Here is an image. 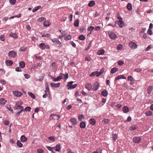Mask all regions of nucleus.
<instances>
[{
	"label": "nucleus",
	"mask_w": 153,
	"mask_h": 153,
	"mask_svg": "<svg viewBox=\"0 0 153 153\" xmlns=\"http://www.w3.org/2000/svg\"><path fill=\"white\" fill-rule=\"evenodd\" d=\"M74 82L70 81L68 83L67 85V86L68 87V90L74 89L77 86V84H74L72 85V84Z\"/></svg>",
	"instance_id": "nucleus-1"
},
{
	"label": "nucleus",
	"mask_w": 153,
	"mask_h": 153,
	"mask_svg": "<svg viewBox=\"0 0 153 153\" xmlns=\"http://www.w3.org/2000/svg\"><path fill=\"white\" fill-rule=\"evenodd\" d=\"M51 40L53 43H55L57 45H59V46L61 47L62 46V45L61 42L56 38H54L53 39H51Z\"/></svg>",
	"instance_id": "nucleus-2"
},
{
	"label": "nucleus",
	"mask_w": 153,
	"mask_h": 153,
	"mask_svg": "<svg viewBox=\"0 0 153 153\" xmlns=\"http://www.w3.org/2000/svg\"><path fill=\"white\" fill-rule=\"evenodd\" d=\"M142 140L141 138L139 137H134L133 139V141L135 143H139Z\"/></svg>",
	"instance_id": "nucleus-3"
},
{
	"label": "nucleus",
	"mask_w": 153,
	"mask_h": 153,
	"mask_svg": "<svg viewBox=\"0 0 153 153\" xmlns=\"http://www.w3.org/2000/svg\"><path fill=\"white\" fill-rule=\"evenodd\" d=\"M129 47L132 49L136 48L137 47V45L135 43L131 42L129 43Z\"/></svg>",
	"instance_id": "nucleus-4"
},
{
	"label": "nucleus",
	"mask_w": 153,
	"mask_h": 153,
	"mask_svg": "<svg viewBox=\"0 0 153 153\" xmlns=\"http://www.w3.org/2000/svg\"><path fill=\"white\" fill-rule=\"evenodd\" d=\"M99 86V83L97 82H95L92 86V89L94 91H97Z\"/></svg>",
	"instance_id": "nucleus-5"
},
{
	"label": "nucleus",
	"mask_w": 153,
	"mask_h": 153,
	"mask_svg": "<svg viewBox=\"0 0 153 153\" xmlns=\"http://www.w3.org/2000/svg\"><path fill=\"white\" fill-rule=\"evenodd\" d=\"M17 53L13 51H11L8 53V56L12 58H14L16 56Z\"/></svg>",
	"instance_id": "nucleus-6"
},
{
	"label": "nucleus",
	"mask_w": 153,
	"mask_h": 153,
	"mask_svg": "<svg viewBox=\"0 0 153 153\" xmlns=\"http://www.w3.org/2000/svg\"><path fill=\"white\" fill-rule=\"evenodd\" d=\"M62 73H60V75L57 76V78H54L53 77H52V78L53 81L54 82L59 81L62 78L63 76L62 75Z\"/></svg>",
	"instance_id": "nucleus-7"
},
{
	"label": "nucleus",
	"mask_w": 153,
	"mask_h": 153,
	"mask_svg": "<svg viewBox=\"0 0 153 153\" xmlns=\"http://www.w3.org/2000/svg\"><path fill=\"white\" fill-rule=\"evenodd\" d=\"M14 109H21V110H24V108L22 106L19 105V103L16 102L15 104V106L14 107Z\"/></svg>",
	"instance_id": "nucleus-8"
},
{
	"label": "nucleus",
	"mask_w": 153,
	"mask_h": 153,
	"mask_svg": "<svg viewBox=\"0 0 153 153\" xmlns=\"http://www.w3.org/2000/svg\"><path fill=\"white\" fill-rule=\"evenodd\" d=\"M108 33L109 37L112 39H115V33L112 31H109Z\"/></svg>",
	"instance_id": "nucleus-9"
},
{
	"label": "nucleus",
	"mask_w": 153,
	"mask_h": 153,
	"mask_svg": "<svg viewBox=\"0 0 153 153\" xmlns=\"http://www.w3.org/2000/svg\"><path fill=\"white\" fill-rule=\"evenodd\" d=\"M53 116L52 119L54 120H59L60 117V116L59 115L56 114H52L50 115V117Z\"/></svg>",
	"instance_id": "nucleus-10"
},
{
	"label": "nucleus",
	"mask_w": 153,
	"mask_h": 153,
	"mask_svg": "<svg viewBox=\"0 0 153 153\" xmlns=\"http://www.w3.org/2000/svg\"><path fill=\"white\" fill-rule=\"evenodd\" d=\"M13 94L15 96L17 97H20L22 95V93L16 91H13Z\"/></svg>",
	"instance_id": "nucleus-11"
},
{
	"label": "nucleus",
	"mask_w": 153,
	"mask_h": 153,
	"mask_svg": "<svg viewBox=\"0 0 153 153\" xmlns=\"http://www.w3.org/2000/svg\"><path fill=\"white\" fill-rule=\"evenodd\" d=\"M70 121L73 125H76L77 124L78 121L76 119L74 118H71L70 119Z\"/></svg>",
	"instance_id": "nucleus-12"
},
{
	"label": "nucleus",
	"mask_w": 153,
	"mask_h": 153,
	"mask_svg": "<svg viewBox=\"0 0 153 153\" xmlns=\"http://www.w3.org/2000/svg\"><path fill=\"white\" fill-rule=\"evenodd\" d=\"M60 85V83H55L53 82H51L50 84V85L53 88H58L59 87Z\"/></svg>",
	"instance_id": "nucleus-13"
},
{
	"label": "nucleus",
	"mask_w": 153,
	"mask_h": 153,
	"mask_svg": "<svg viewBox=\"0 0 153 153\" xmlns=\"http://www.w3.org/2000/svg\"><path fill=\"white\" fill-rule=\"evenodd\" d=\"M85 88L90 91L92 89V85L91 84L89 83H87L85 86Z\"/></svg>",
	"instance_id": "nucleus-14"
},
{
	"label": "nucleus",
	"mask_w": 153,
	"mask_h": 153,
	"mask_svg": "<svg viewBox=\"0 0 153 153\" xmlns=\"http://www.w3.org/2000/svg\"><path fill=\"white\" fill-rule=\"evenodd\" d=\"M54 149L56 151L59 152L61 149V146L59 144H57L55 146Z\"/></svg>",
	"instance_id": "nucleus-15"
},
{
	"label": "nucleus",
	"mask_w": 153,
	"mask_h": 153,
	"mask_svg": "<svg viewBox=\"0 0 153 153\" xmlns=\"http://www.w3.org/2000/svg\"><path fill=\"white\" fill-rule=\"evenodd\" d=\"M7 100L4 98L0 99V105H4L6 102Z\"/></svg>",
	"instance_id": "nucleus-16"
},
{
	"label": "nucleus",
	"mask_w": 153,
	"mask_h": 153,
	"mask_svg": "<svg viewBox=\"0 0 153 153\" xmlns=\"http://www.w3.org/2000/svg\"><path fill=\"white\" fill-rule=\"evenodd\" d=\"M123 110L124 113H127L129 111V109L127 106H125L123 108Z\"/></svg>",
	"instance_id": "nucleus-17"
},
{
	"label": "nucleus",
	"mask_w": 153,
	"mask_h": 153,
	"mask_svg": "<svg viewBox=\"0 0 153 153\" xmlns=\"http://www.w3.org/2000/svg\"><path fill=\"white\" fill-rule=\"evenodd\" d=\"M118 25L120 27H122L124 25V23L123 21V20L122 21H118Z\"/></svg>",
	"instance_id": "nucleus-18"
},
{
	"label": "nucleus",
	"mask_w": 153,
	"mask_h": 153,
	"mask_svg": "<svg viewBox=\"0 0 153 153\" xmlns=\"http://www.w3.org/2000/svg\"><path fill=\"white\" fill-rule=\"evenodd\" d=\"M90 124L92 125H94L96 123V120L94 119H90L89 121Z\"/></svg>",
	"instance_id": "nucleus-19"
},
{
	"label": "nucleus",
	"mask_w": 153,
	"mask_h": 153,
	"mask_svg": "<svg viewBox=\"0 0 153 153\" xmlns=\"http://www.w3.org/2000/svg\"><path fill=\"white\" fill-rule=\"evenodd\" d=\"M51 23L48 20H45L43 23V25L44 27H47L49 26L50 25Z\"/></svg>",
	"instance_id": "nucleus-20"
},
{
	"label": "nucleus",
	"mask_w": 153,
	"mask_h": 153,
	"mask_svg": "<svg viewBox=\"0 0 153 153\" xmlns=\"http://www.w3.org/2000/svg\"><path fill=\"white\" fill-rule=\"evenodd\" d=\"M21 140L22 142H25L27 141V139L24 135H22L21 137Z\"/></svg>",
	"instance_id": "nucleus-21"
},
{
	"label": "nucleus",
	"mask_w": 153,
	"mask_h": 153,
	"mask_svg": "<svg viewBox=\"0 0 153 153\" xmlns=\"http://www.w3.org/2000/svg\"><path fill=\"white\" fill-rule=\"evenodd\" d=\"M5 63L6 65L8 66H11L13 64V62L10 60H6Z\"/></svg>",
	"instance_id": "nucleus-22"
},
{
	"label": "nucleus",
	"mask_w": 153,
	"mask_h": 153,
	"mask_svg": "<svg viewBox=\"0 0 153 153\" xmlns=\"http://www.w3.org/2000/svg\"><path fill=\"white\" fill-rule=\"evenodd\" d=\"M65 40L68 41L71 39L72 38V36L70 35H67L66 36H65Z\"/></svg>",
	"instance_id": "nucleus-23"
},
{
	"label": "nucleus",
	"mask_w": 153,
	"mask_h": 153,
	"mask_svg": "<svg viewBox=\"0 0 153 153\" xmlns=\"http://www.w3.org/2000/svg\"><path fill=\"white\" fill-rule=\"evenodd\" d=\"M79 126L81 128H84L86 126V124L85 122L82 121L80 123Z\"/></svg>",
	"instance_id": "nucleus-24"
},
{
	"label": "nucleus",
	"mask_w": 153,
	"mask_h": 153,
	"mask_svg": "<svg viewBox=\"0 0 153 153\" xmlns=\"http://www.w3.org/2000/svg\"><path fill=\"white\" fill-rule=\"evenodd\" d=\"M105 52V51L103 49H100L99 50L97 51V54L98 55H101L103 54Z\"/></svg>",
	"instance_id": "nucleus-25"
},
{
	"label": "nucleus",
	"mask_w": 153,
	"mask_h": 153,
	"mask_svg": "<svg viewBox=\"0 0 153 153\" xmlns=\"http://www.w3.org/2000/svg\"><path fill=\"white\" fill-rule=\"evenodd\" d=\"M46 90L45 91V93L47 92L49 93L50 91V90L48 87V82H47L45 84Z\"/></svg>",
	"instance_id": "nucleus-26"
},
{
	"label": "nucleus",
	"mask_w": 153,
	"mask_h": 153,
	"mask_svg": "<svg viewBox=\"0 0 153 153\" xmlns=\"http://www.w3.org/2000/svg\"><path fill=\"white\" fill-rule=\"evenodd\" d=\"M39 47L42 50L44 49L46 47V45L44 43H41L39 45Z\"/></svg>",
	"instance_id": "nucleus-27"
},
{
	"label": "nucleus",
	"mask_w": 153,
	"mask_h": 153,
	"mask_svg": "<svg viewBox=\"0 0 153 153\" xmlns=\"http://www.w3.org/2000/svg\"><path fill=\"white\" fill-rule=\"evenodd\" d=\"M152 90V86H149L148 87L147 90V93L149 94H150L151 93Z\"/></svg>",
	"instance_id": "nucleus-28"
},
{
	"label": "nucleus",
	"mask_w": 153,
	"mask_h": 153,
	"mask_svg": "<svg viewBox=\"0 0 153 153\" xmlns=\"http://www.w3.org/2000/svg\"><path fill=\"white\" fill-rule=\"evenodd\" d=\"M126 79V78L125 76H124L123 75H120V76H117L116 78L115 79V80L116 79L117 80H118L120 79Z\"/></svg>",
	"instance_id": "nucleus-29"
},
{
	"label": "nucleus",
	"mask_w": 153,
	"mask_h": 153,
	"mask_svg": "<svg viewBox=\"0 0 153 153\" xmlns=\"http://www.w3.org/2000/svg\"><path fill=\"white\" fill-rule=\"evenodd\" d=\"M127 8L129 11L131 10L132 9V6L131 3H129L127 6Z\"/></svg>",
	"instance_id": "nucleus-30"
},
{
	"label": "nucleus",
	"mask_w": 153,
	"mask_h": 153,
	"mask_svg": "<svg viewBox=\"0 0 153 153\" xmlns=\"http://www.w3.org/2000/svg\"><path fill=\"white\" fill-rule=\"evenodd\" d=\"M101 94L103 96L105 97L108 94V92L106 90H104L102 91Z\"/></svg>",
	"instance_id": "nucleus-31"
},
{
	"label": "nucleus",
	"mask_w": 153,
	"mask_h": 153,
	"mask_svg": "<svg viewBox=\"0 0 153 153\" xmlns=\"http://www.w3.org/2000/svg\"><path fill=\"white\" fill-rule=\"evenodd\" d=\"M20 67L21 68H24L25 65V63L23 61H21L19 64Z\"/></svg>",
	"instance_id": "nucleus-32"
},
{
	"label": "nucleus",
	"mask_w": 153,
	"mask_h": 153,
	"mask_svg": "<svg viewBox=\"0 0 153 153\" xmlns=\"http://www.w3.org/2000/svg\"><path fill=\"white\" fill-rule=\"evenodd\" d=\"M95 4L94 1H90L88 4V6L90 7L93 6Z\"/></svg>",
	"instance_id": "nucleus-33"
},
{
	"label": "nucleus",
	"mask_w": 153,
	"mask_h": 153,
	"mask_svg": "<svg viewBox=\"0 0 153 153\" xmlns=\"http://www.w3.org/2000/svg\"><path fill=\"white\" fill-rule=\"evenodd\" d=\"M145 114H146V116H151L152 114V112L150 111H146Z\"/></svg>",
	"instance_id": "nucleus-34"
},
{
	"label": "nucleus",
	"mask_w": 153,
	"mask_h": 153,
	"mask_svg": "<svg viewBox=\"0 0 153 153\" xmlns=\"http://www.w3.org/2000/svg\"><path fill=\"white\" fill-rule=\"evenodd\" d=\"M78 118L79 121H81L84 118V117L82 114H79L78 117Z\"/></svg>",
	"instance_id": "nucleus-35"
},
{
	"label": "nucleus",
	"mask_w": 153,
	"mask_h": 153,
	"mask_svg": "<svg viewBox=\"0 0 153 153\" xmlns=\"http://www.w3.org/2000/svg\"><path fill=\"white\" fill-rule=\"evenodd\" d=\"M74 25L75 27H78L79 25V21L78 19H76L74 22Z\"/></svg>",
	"instance_id": "nucleus-36"
},
{
	"label": "nucleus",
	"mask_w": 153,
	"mask_h": 153,
	"mask_svg": "<svg viewBox=\"0 0 153 153\" xmlns=\"http://www.w3.org/2000/svg\"><path fill=\"white\" fill-rule=\"evenodd\" d=\"M123 47V46L121 44H119L117 46V49L118 51L121 50Z\"/></svg>",
	"instance_id": "nucleus-37"
},
{
	"label": "nucleus",
	"mask_w": 153,
	"mask_h": 153,
	"mask_svg": "<svg viewBox=\"0 0 153 153\" xmlns=\"http://www.w3.org/2000/svg\"><path fill=\"white\" fill-rule=\"evenodd\" d=\"M79 39L81 40H84L85 39V36L83 35H81L79 36Z\"/></svg>",
	"instance_id": "nucleus-38"
},
{
	"label": "nucleus",
	"mask_w": 153,
	"mask_h": 153,
	"mask_svg": "<svg viewBox=\"0 0 153 153\" xmlns=\"http://www.w3.org/2000/svg\"><path fill=\"white\" fill-rule=\"evenodd\" d=\"M16 144L17 146L20 148H21L22 146V144L19 140L17 141Z\"/></svg>",
	"instance_id": "nucleus-39"
},
{
	"label": "nucleus",
	"mask_w": 153,
	"mask_h": 153,
	"mask_svg": "<svg viewBox=\"0 0 153 153\" xmlns=\"http://www.w3.org/2000/svg\"><path fill=\"white\" fill-rule=\"evenodd\" d=\"M10 36L14 38H16L18 37L16 34L13 33H11L10 35Z\"/></svg>",
	"instance_id": "nucleus-40"
},
{
	"label": "nucleus",
	"mask_w": 153,
	"mask_h": 153,
	"mask_svg": "<svg viewBox=\"0 0 153 153\" xmlns=\"http://www.w3.org/2000/svg\"><path fill=\"white\" fill-rule=\"evenodd\" d=\"M137 127L136 126L133 125L131 126L130 128V130L131 131H133L137 129Z\"/></svg>",
	"instance_id": "nucleus-41"
},
{
	"label": "nucleus",
	"mask_w": 153,
	"mask_h": 153,
	"mask_svg": "<svg viewBox=\"0 0 153 153\" xmlns=\"http://www.w3.org/2000/svg\"><path fill=\"white\" fill-rule=\"evenodd\" d=\"M57 65H56L55 63V62H53L52 64L51 67H52V68L53 70H55L56 69V68L57 67Z\"/></svg>",
	"instance_id": "nucleus-42"
},
{
	"label": "nucleus",
	"mask_w": 153,
	"mask_h": 153,
	"mask_svg": "<svg viewBox=\"0 0 153 153\" xmlns=\"http://www.w3.org/2000/svg\"><path fill=\"white\" fill-rule=\"evenodd\" d=\"M48 139L52 142H54L55 141V138L54 136H50L48 138Z\"/></svg>",
	"instance_id": "nucleus-43"
},
{
	"label": "nucleus",
	"mask_w": 153,
	"mask_h": 153,
	"mask_svg": "<svg viewBox=\"0 0 153 153\" xmlns=\"http://www.w3.org/2000/svg\"><path fill=\"white\" fill-rule=\"evenodd\" d=\"M92 44V42L91 41H90L89 43L88 47L85 49V51H88L89 49V48L91 46Z\"/></svg>",
	"instance_id": "nucleus-44"
},
{
	"label": "nucleus",
	"mask_w": 153,
	"mask_h": 153,
	"mask_svg": "<svg viewBox=\"0 0 153 153\" xmlns=\"http://www.w3.org/2000/svg\"><path fill=\"white\" fill-rule=\"evenodd\" d=\"M92 153H102V150L101 149H98L97 151L93 152Z\"/></svg>",
	"instance_id": "nucleus-45"
},
{
	"label": "nucleus",
	"mask_w": 153,
	"mask_h": 153,
	"mask_svg": "<svg viewBox=\"0 0 153 153\" xmlns=\"http://www.w3.org/2000/svg\"><path fill=\"white\" fill-rule=\"evenodd\" d=\"M31 109V108L29 107H26L24 109L23 111H30Z\"/></svg>",
	"instance_id": "nucleus-46"
},
{
	"label": "nucleus",
	"mask_w": 153,
	"mask_h": 153,
	"mask_svg": "<svg viewBox=\"0 0 153 153\" xmlns=\"http://www.w3.org/2000/svg\"><path fill=\"white\" fill-rule=\"evenodd\" d=\"M46 147L48 150L51 152H53V150L54 149V148L53 147L46 146Z\"/></svg>",
	"instance_id": "nucleus-47"
},
{
	"label": "nucleus",
	"mask_w": 153,
	"mask_h": 153,
	"mask_svg": "<svg viewBox=\"0 0 153 153\" xmlns=\"http://www.w3.org/2000/svg\"><path fill=\"white\" fill-rule=\"evenodd\" d=\"M28 94L31 97L34 99L35 98V96L32 92H28Z\"/></svg>",
	"instance_id": "nucleus-48"
},
{
	"label": "nucleus",
	"mask_w": 153,
	"mask_h": 153,
	"mask_svg": "<svg viewBox=\"0 0 153 153\" xmlns=\"http://www.w3.org/2000/svg\"><path fill=\"white\" fill-rule=\"evenodd\" d=\"M27 48L26 47H21V48L20 49V51H25L27 50Z\"/></svg>",
	"instance_id": "nucleus-49"
},
{
	"label": "nucleus",
	"mask_w": 153,
	"mask_h": 153,
	"mask_svg": "<svg viewBox=\"0 0 153 153\" xmlns=\"http://www.w3.org/2000/svg\"><path fill=\"white\" fill-rule=\"evenodd\" d=\"M41 7L40 6H38L36 7H35V8L33 10V12H36L37 10H39Z\"/></svg>",
	"instance_id": "nucleus-50"
},
{
	"label": "nucleus",
	"mask_w": 153,
	"mask_h": 153,
	"mask_svg": "<svg viewBox=\"0 0 153 153\" xmlns=\"http://www.w3.org/2000/svg\"><path fill=\"white\" fill-rule=\"evenodd\" d=\"M94 27L93 26H90L88 27V31H92L94 30Z\"/></svg>",
	"instance_id": "nucleus-51"
},
{
	"label": "nucleus",
	"mask_w": 153,
	"mask_h": 153,
	"mask_svg": "<svg viewBox=\"0 0 153 153\" xmlns=\"http://www.w3.org/2000/svg\"><path fill=\"white\" fill-rule=\"evenodd\" d=\"M45 19V18L44 17H41L38 19L37 21L39 22H41Z\"/></svg>",
	"instance_id": "nucleus-52"
},
{
	"label": "nucleus",
	"mask_w": 153,
	"mask_h": 153,
	"mask_svg": "<svg viewBox=\"0 0 153 153\" xmlns=\"http://www.w3.org/2000/svg\"><path fill=\"white\" fill-rule=\"evenodd\" d=\"M117 18L118 19V21H122L123 20L122 18L120 16V15H119V13H118L117 14Z\"/></svg>",
	"instance_id": "nucleus-53"
},
{
	"label": "nucleus",
	"mask_w": 153,
	"mask_h": 153,
	"mask_svg": "<svg viewBox=\"0 0 153 153\" xmlns=\"http://www.w3.org/2000/svg\"><path fill=\"white\" fill-rule=\"evenodd\" d=\"M91 59V58L89 56H86L85 58V60L86 61H90Z\"/></svg>",
	"instance_id": "nucleus-54"
},
{
	"label": "nucleus",
	"mask_w": 153,
	"mask_h": 153,
	"mask_svg": "<svg viewBox=\"0 0 153 153\" xmlns=\"http://www.w3.org/2000/svg\"><path fill=\"white\" fill-rule=\"evenodd\" d=\"M142 71V69L140 68H137L135 69L134 71L137 72H139Z\"/></svg>",
	"instance_id": "nucleus-55"
},
{
	"label": "nucleus",
	"mask_w": 153,
	"mask_h": 153,
	"mask_svg": "<svg viewBox=\"0 0 153 153\" xmlns=\"http://www.w3.org/2000/svg\"><path fill=\"white\" fill-rule=\"evenodd\" d=\"M62 75H64V78H65V79L66 80L68 78V74L67 73H66V74H62Z\"/></svg>",
	"instance_id": "nucleus-56"
},
{
	"label": "nucleus",
	"mask_w": 153,
	"mask_h": 153,
	"mask_svg": "<svg viewBox=\"0 0 153 153\" xmlns=\"http://www.w3.org/2000/svg\"><path fill=\"white\" fill-rule=\"evenodd\" d=\"M23 110H21L20 111H19L18 112H17L15 115V117H18V116H19L20 114L23 111Z\"/></svg>",
	"instance_id": "nucleus-57"
},
{
	"label": "nucleus",
	"mask_w": 153,
	"mask_h": 153,
	"mask_svg": "<svg viewBox=\"0 0 153 153\" xmlns=\"http://www.w3.org/2000/svg\"><path fill=\"white\" fill-rule=\"evenodd\" d=\"M96 72H93L90 74V76L91 77L94 76L96 75Z\"/></svg>",
	"instance_id": "nucleus-58"
},
{
	"label": "nucleus",
	"mask_w": 153,
	"mask_h": 153,
	"mask_svg": "<svg viewBox=\"0 0 153 153\" xmlns=\"http://www.w3.org/2000/svg\"><path fill=\"white\" fill-rule=\"evenodd\" d=\"M37 152L38 153H43L44 151L42 149H37Z\"/></svg>",
	"instance_id": "nucleus-59"
},
{
	"label": "nucleus",
	"mask_w": 153,
	"mask_h": 153,
	"mask_svg": "<svg viewBox=\"0 0 153 153\" xmlns=\"http://www.w3.org/2000/svg\"><path fill=\"white\" fill-rule=\"evenodd\" d=\"M4 123L5 125H8L9 124V121L7 120H5L4 121Z\"/></svg>",
	"instance_id": "nucleus-60"
},
{
	"label": "nucleus",
	"mask_w": 153,
	"mask_h": 153,
	"mask_svg": "<svg viewBox=\"0 0 153 153\" xmlns=\"http://www.w3.org/2000/svg\"><path fill=\"white\" fill-rule=\"evenodd\" d=\"M0 39L1 41L4 42L5 41L4 36L3 35H1L0 37Z\"/></svg>",
	"instance_id": "nucleus-61"
},
{
	"label": "nucleus",
	"mask_w": 153,
	"mask_h": 153,
	"mask_svg": "<svg viewBox=\"0 0 153 153\" xmlns=\"http://www.w3.org/2000/svg\"><path fill=\"white\" fill-rule=\"evenodd\" d=\"M16 0H10V2L11 4L12 5H14L16 2Z\"/></svg>",
	"instance_id": "nucleus-62"
},
{
	"label": "nucleus",
	"mask_w": 153,
	"mask_h": 153,
	"mask_svg": "<svg viewBox=\"0 0 153 153\" xmlns=\"http://www.w3.org/2000/svg\"><path fill=\"white\" fill-rule=\"evenodd\" d=\"M25 78L26 79H29L30 77V75L27 74H25L24 75Z\"/></svg>",
	"instance_id": "nucleus-63"
},
{
	"label": "nucleus",
	"mask_w": 153,
	"mask_h": 153,
	"mask_svg": "<svg viewBox=\"0 0 153 153\" xmlns=\"http://www.w3.org/2000/svg\"><path fill=\"white\" fill-rule=\"evenodd\" d=\"M147 33L149 35H152V30H151L150 29H149L147 31Z\"/></svg>",
	"instance_id": "nucleus-64"
}]
</instances>
